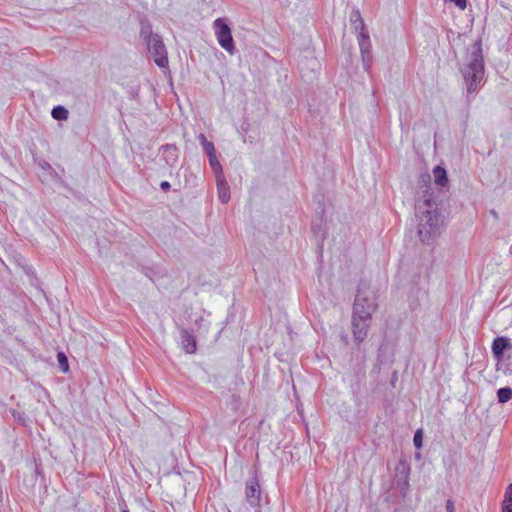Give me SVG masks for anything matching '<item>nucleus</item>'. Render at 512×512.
<instances>
[{"instance_id": "obj_1", "label": "nucleus", "mask_w": 512, "mask_h": 512, "mask_svg": "<svg viewBox=\"0 0 512 512\" xmlns=\"http://www.w3.org/2000/svg\"><path fill=\"white\" fill-rule=\"evenodd\" d=\"M363 299L356 298L353 312V334L356 339L362 341L367 335L368 325L366 320L370 317V310H364Z\"/></svg>"}, {"instance_id": "obj_2", "label": "nucleus", "mask_w": 512, "mask_h": 512, "mask_svg": "<svg viewBox=\"0 0 512 512\" xmlns=\"http://www.w3.org/2000/svg\"><path fill=\"white\" fill-rule=\"evenodd\" d=\"M439 214L437 211H427L420 221L419 236L423 243H429L439 234Z\"/></svg>"}, {"instance_id": "obj_3", "label": "nucleus", "mask_w": 512, "mask_h": 512, "mask_svg": "<svg viewBox=\"0 0 512 512\" xmlns=\"http://www.w3.org/2000/svg\"><path fill=\"white\" fill-rule=\"evenodd\" d=\"M215 35L219 45L228 53L232 54L235 46L229 25L224 18H217L213 22Z\"/></svg>"}, {"instance_id": "obj_4", "label": "nucleus", "mask_w": 512, "mask_h": 512, "mask_svg": "<svg viewBox=\"0 0 512 512\" xmlns=\"http://www.w3.org/2000/svg\"><path fill=\"white\" fill-rule=\"evenodd\" d=\"M148 50L159 67L165 68L168 65L167 52L159 36L155 35L150 37L148 41Z\"/></svg>"}, {"instance_id": "obj_5", "label": "nucleus", "mask_w": 512, "mask_h": 512, "mask_svg": "<svg viewBox=\"0 0 512 512\" xmlns=\"http://www.w3.org/2000/svg\"><path fill=\"white\" fill-rule=\"evenodd\" d=\"M484 68L481 60L476 59L473 61L464 72V77L467 82V89L473 92L477 84L482 80Z\"/></svg>"}, {"instance_id": "obj_6", "label": "nucleus", "mask_w": 512, "mask_h": 512, "mask_svg": "<svg viewBox=\"0 0 512 512\" xmlns=\"http://www.w3.org/2000/svg\"><path fill=\"white\" fill-rule=\"evenodd\" d=\"M353 16L355 17V19L353 20L354 23H357V22L359 23V25H356V28L361 29V32L358 35V43H359V47H360L362 54H364L369 51V47H370L369 36L364 31V22H363V19L361 18L360 12L355 11Z\"/></svg>"}, {"instance_id": "obj_7", "label": "nucleus", "mask_w": 512, "mask_h": 512, "mask_svg": "<svg viewBox=\"0 0 512 512\" xmlns=\"http://www.w3.org/2000/svg\"><path fill=\"white\" fill-rule=\"evenodd\" d=\"M245 494H246L247 501L250 504L255 505L259 502L261 491H260V485H259V482L257 479H254L246 484Z\"/></svg>"}, {"instance_id": "obj_8", "label": "nucleus", "mask_w": 512, "mask_h": 512, "mask_svg": "<svg viewBox=\"0 0 512 512\" xmlns=\"http://www.w3.org/2000/svg\"><path fill=\"white\" fill-rule=\"evenodd\" d=\"M217 189L220 201L223 203L228 202L230 198L229 186L222 175L217 176Z\"/></svg>"}, {"instance_id": "obj_9", "label": "nucleus", "mask_w": 512, "mask_h": 512, "mask_svg": "<svg viewBox=\"0 0 512 512\" xmlns=\"http://www.w3.org/2000/svg\"><path fill=\"white\" fill-rule=\"evenodd\" d=\"M508 347H509V343L506 338L497 337L494 339V341L492 343V352L497 358H499L503 355L504 350Z\"/></svg>"}, {"instance_id": "obj_10", "label": "nucleus", "mask_w": 512, "mask_h": 512, "mask_svg": "<svg viewBox=\"0 0 512 512\" xmlns=\"http://www.w3.org/2000/svg\"><path fill=\"white\" fill-rule=\"evenodd\" d=\"M433 174L435 178V183L440 186H445L448 183V177L446 170L441 166H436L433 169Z\"/></svg>"}, {"instance_id": "obj_11", "label": "nucleus", "mask_w": 512, "mask_h": 512, "mask_svg": "<svg viewBox=\"0 0 512 512\" xmlns=\"http://www.w3.org/2000/svg\"><path fill=\"white\" fill-rule=\"evenodd\" d=\"M182 343L187 353H194L196 351V340L192 335L185 333L182 337Z\"/></svg>"}, {"instance_id": "obj_12", "label": "nucleus", "mask_w": 512, "mask_h": 512, "mask_svg": "<svg viewBox=\"0 0 512 512\" xmlns=\"http://www.w3.org/2000/svg\"><path fill=\"white\" fill-rule=\"evenodd\" d=\"M497 396L500 403H506L512 398V389L509 387L500 388Z\"/></svg>"}, {"instance_id": "obj_13", "label": "nucleus", "mask_w": 512, "mask_h": 512, "mask_svg": "<svg viewBox=\"0 0 512 512\" xmlns=\"http://www.w3.org/2000/svg\"><path fill=\"white\" fill-rule=\"evenodd\" d=\"M51 114L56 120H66L68 117V111L62 106L54 107Z\"/></svg>"}, {"instance_id": "obj_14", "label": "nucleus", "mask_w": 512, "mask_h": 512, "mask_svg": "<svg viewBox=\"0 0 512 512\" xmlns=\"http://www.w3.org/2000/svg\"><path fill=\"white\" fill-rule=\"evenodd\" d=\"M57 360H58L61 370L64 373H67L69 371V364H68V359H67L66 355L63 352H58Z\"/></svg>"}, {"instance_id": "obj_15", "label": "nucleus", "mask_w": 512, "mask_h": 512, "mask_svg": "<svg viewBox=\"0 0 512 512\" xmlns=\"http://www.w3.org/2000/svg\"><path fill=\"white\" fill-rule=\"evenodd\" d=\"M208 158H209L210 166H211L212 170L214 171V173L217 176L221 175L222 168H221L219 161L217 160L216 155L208 156Z\"/></svg>"}, {"instance_id": "obj_16", "label": "nucleus", "mask_w": 512, "mask_h": 512, "mask_svg": "<svg viewBox=\"0 0 512 512\" xmlns=\"http://www.w3.org/2000/svg\"><path fill=\"white\" fill-rule=\"evenodd\" d=\"M200 138L203 140L204 149H205L207 155L208 156L216 155L213 143L206 141V138L203 134L200 135Z\"/></svg>"}, {"instance_id": "obj_17", "label": "nucleus", "mask_w": 512, "mask_h": 512, "mask_svg": "<svg viewBox=\"0 0 512 512\" xmlns=\"http://www.w3.org/2000/svg\"><path fill=\"white\" fill-rule=\"evenodd\" d=\"M422 439H423V434H422V430H417L415 435H414V445L417 447V448H420L422 446Z\"/></svg>"}, {"instance_id": "obj_18", "label": "nucleus", "mask_w": 512, "mask_h": 512, "mask_svg": "<svg viewBox=\"0 0 512 512\" xmlns=\"http://www.w3.org/2000/svg\"><path fill=\"white\" fill-rule=\"evenodd\" d=\"M502 512H512V502L504 499L502 504Z\"/></svg>"}, {"instance_id": "obj_19", "label": "nucleus", "mask_w": 512, "mask_h": 512, "mask_svg": "<svg viewBox=\"0 0 512 512\" xmlns=\"http://www.w3.org/2000/svg\"><path fill=\"white\" fill-rule=\"evenodd\" d=\"M450 1L453 2L461 10H464L466 8V0H450Z\"/></svg>"}, {"instance_id": "obj_20", "label": "nucleus", "mask_w": 512, "mask_h": 512, "mask_svg": "<svg viewBox=\"0 0 512 512\" xmlns=\"http://www.w3.org/2000/svg\"><path fill=\"white\" fill-rule=\"evenodd\" d=\"M505 499L512 502V483L506 489Z\"/></svg>"}, {"instance_id": "obj_21", "label": "nucleus", "mask_w": 512, "mask_h": 512, "mask_svg": "<svg viewBox=\"0 0 512 512\" xmlns=\"http://www.w3.org/2000/svg\"><path fill=\"white\" fill-rule=\"evenodd\" d=\"M446 508H447L448 512H453L454 506H453V502L451 500L447 501Z\"/></svg>"}, {"instance_id": "obj_22", "label": "nucleus", "mask_w": 512, "mask_h": 512, "mask_svg": "<svg viewBox=\"0 0 512 512\" xmlns=\"http://www.w3.org/2000/svg\"><path fill=\"white\" fill-rule=\"evenodd\" d=\"M160 186H161V188H162L163 190H168V189L170 188V184H169V182H167V181H163V182L160 184Z\"/></svg>"}, {"instance_id": "obj_23", "label": "nucleus", "mask_w": 512, "mask_h": 512, "mask_svg": "<svg viewBox=\"0 0 512 512\" xmlns=\"http://www.w3.org/2000/svg\"><path fill=\"white\" fill-rule=\"evenodd\" d=\"M425 204H426L427 206H430V200H426V201H425Z\"/></svg>"}, {"instance_id": "obj_24", "label": "nucleus", "mask_w": 512, "mask_h": 512, "mask_svg": "<svg viewBox=\"0 0 512 512\" xmlns=\"http://www.w3.org/2000/svg\"><path fill=\"white\" fill-rule=\"evenodd\" d=\"M122 512H129L128 510H123Z\"/></svg>"}]
</instances>
